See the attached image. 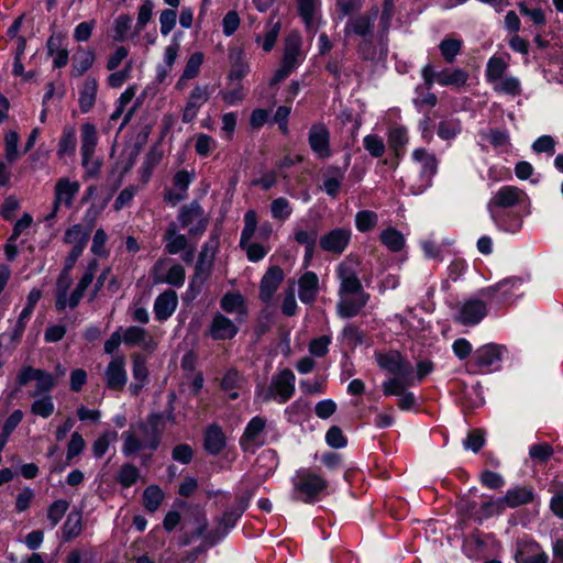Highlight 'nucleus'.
Returning a JSON list of instances; mask_svg holds the SVG:
<instances>
[{"label":"nucleus","instance_id":"4d7b16f0","mask_svg":"<svg viewBox=\"0 0 563 563\" xmlns=\"http://www.w3.org/2000/svg\"><path fill=\"white\" fill-rule=\"evenodd\" d=\"M76 144L77 140L75 130L73 128L65 129L58 143V155L65 156L68 154H74Z\"/></svg>","mask_w":563,"mask_h":563},{"label":"nucleus","instance_id":"cd10ccee","mask_svg":"<svg viewBox=\"0 0 563 563\" xmlns=\"http://www.w3.org/2000/svg\"><path fill=\"white\" fill-rule=\"evenodd\" d=\"M229 59L231 63V69L228 75L229 81L234 82L242 80L250 71L244 52L239 47L231 48L229 51Z\"/></svg>","mask_w":563,"mask_h":563},{"label":"nucleus","instance_id":"a211bd4d","mask_svg":"<svg viewBox=\"0 0 563 563\" xmlns=\"http://www.w3.org/2000/svg\"><path fill=\"white\" fill-rule=\"evenodd\" d=\"M239 331L238 325L228 317L218 312L213 316L208 328V334L213 340L224 341L233 339Z\"/></svg>","mask_w":563,"mask_h":563},{"label":"nucleus","instance_id":"774afa93","mask_svg":"<svg viewBox=\"0 0 563 563\" xmlns=\"http://www.w3.org/2000/svg\"><path fill=\"white\" fill-rule=\"evenodd\" d=\"M271 212L274 219L284 221L291 214V207L286 198L274 199L271 203Z\"/></svg>","mask_w":563,"mask_h":563},{"label":"nucleus","instance_id":"13d9d810","mask_svg":"<svg viewBox=\"0 0 563 563\" xmlns=\"http://www.w3.org/2000/svg\"><path fill=\"white\" fill-rule=\"evenodd\" d=\"M507 69L506 62L500 57H493L489 59L486 69V77L492 84L497 82L504 77Z\"/></svg>","mask_w":563,"mask_h":563},{"label":"nucleus","instance_id":"20e7f679","mask_svg":"<svg viewBox=\"0 0 563 563\" xmlns=\"http://www.w3.org/2000/svg\"><path fill=\"white\" fill-rule=\"evenodd\" d=\"M31 380H35V388L30 394L31 397L48 395L56 386L53 374L32 366H23L16 376V383L20 387L26 386Z\"/></svg>","mask_w":563,"mask_h":563},{"label":"nucleus","instance_id":"8fccbe9b","mask_svg":"<svg viewBox=\"0 0 563 563\" xmlns=\"http://www.w3.org/2000/svg\"><path fill=\"white\" fill-rule=\"evenodd\" d=\"M244 227L241 233L240 243L253 241L257 231V213L255 210H247L244 214Z\"/></svg>","mask_w":563,"mask_h":563},{"label":"nucleus","instance_id":"2f4dec72","mask_svg":"<svg viewBox=\"0 0 563 563\" xmlns=\"http://www.w3.org/2000/svg\"><path fill=\"white\" fill-rule=\"evenodd\" d=\"M319 290V279L313 272H307L299 278V298L305 303H312Z\"/></svg>","mask_w":563,"mask_h":563},{"label":"nucleus","instance_id":"37998d69","mask_svg":"<svg viewBox=\"0 0 563 563\" xmlns=\"http://www.w3.org/2000/svg\"><path fill=\"white\" fill-rule=\"evenodd\" d=\"M244 384L243 377L234 369L225 373L221 380V388L229 393L231 399L239 397V390L242 389Z\"/></svg>","mask_w":563,"mask_h":563},{"label":"nucleus","instance_id":"5701e85b","mask_svg":"<svg viewBox=\"0 0 563 563\" xmlns=\"http://www.w3.org/2000/svg\"><path fill=\"white\" fill-rule=\"evenodd\" d=\"M301 45L302 41L299 33H290L285 40L284 55L280 63L295 70L302 59Z\"/></svg>","mask_w":563,"mask_h":563},{"label":"nucleus","instance_id":"5fc2aeb1","mask_svg":"<svg viewBox=\"0 0 563 563\" xmlns=\"http://www.w3.org/2000/svg\"><path fill=\"white\" fill-rule=\"evenodd\" d=\"M164 498V494L158 486H148L143 493L144 507L154 512L158 509Z\"/></svg>","mask_w":563,"mask_h":563},{"label":"nucleus","instance_id":"69168bd1","mask_svg":"<svg viewBox=\"0 0 563 563\" xmlns=\"http://www.w3.org/2000/svg\"><path fill=\"white\" fill-rule=\"evenodd\" d=\"M505 509V505L501 499L498 500H487L482 504L479 509L476 511V516L478 519L489 518L495 515H499Z\"/></svg>","mask_w":563,"mask_h":563},{"label":"nucleus","instance_id":"09e8293b","mask_svg":"<svg viewBox=\"0 0 563 563\" xmlns=\"http://www.w3.org/2000/svg\"><path fill=\"white\" fill-rule=\"evenodd\" d=\"M412 384V377L407 379L396 376L383 383V393L386 396H399L406 391V388Z\"/></svg>","mask_w":563,"mask_h":563},{"label":"nucleus","instance_id":"b1692460","mask_svg":"<svg viewBox=\"0 0 563 563\" xmlns=\"http://www.w3.org/2000/svg\"><path fill=\"white\" fill-rule=\"evenodd\" d=\"M284 280V272L279 266H271L261 280L260 297L263 301H269L280 283Z\"/></svg>","mask_w":563,"mask_h":563},{"label":"nucleus","instance_id":"c03bdc74","mask_svg":"<svg viewBox=\"0 0 563 563\" xmlns=\"http://www.w3.org/2000/svg\"><path fill=\"white\" fill-rule=\"evenodd\" d=\"M34 401L31 405V413L43 419L51 417L55 410V405L51 395H41L33 397Z\"/></svg>","mask_w":563,"mask_h":563},{"label":"nucleus","instance_id":"0e129e2a","mask_svg":"<svg viewBox=\"0 0 563 563\" xmlns=\"http://www.w3.org/2000/svg\"><path fill=\"white\" fill-rule=\"evenodd\" d=\"M440 51L443 58L448 63H453L456 55L460 53L462 47V42L455 38H445L440 43Z\"/></svg>","mask_w":563,"mask_h":563},{"label":"nucleus","instance_id":"aec40b11","mask_svg":"<svg viewBox=\"0 0 563 563\" xmlns=\"http://www.w3.org/2000/svg\"><path fill=\"white\" fill-rule=\"evenodd\" d=\"M523 195L525 192L518 187L504 186L489 200L488 208L493 210L514 207L522 200Z\"/></svg>","mask_w":563,"mask_h":563},{"label":"nucleus","instance_id":"864d4df0","mask_svg":"<svg viewBox=\"0 0 563 563\" xmlns=\"http://www.w3.org/2000/svg\"><path fill=\"white\" fill-rule=\"evenodd\" d=\"M378 216L372 210L358 211L355 216V227L360 232H368L376 228Z\"/></svg>","mask_w":563,"mask_h":563},{"label":"nucleus","instance_id":"72a5a7b5","mask_svg":"<svg viewBox=\"0 0 563 563\" xmlns=\"http://www.w3.org/2000/svg\"><path fill=\"white\" fill-rule=\"evenodd\" d=\"M468 73L461 68H444L438 71L437 82L441 86L461 88L466 85Z\"/></svg>","mask_w":563,"mask_h":563},{"label":"nucleus","instance_id":"3c124183","mask_svg":"<svg viewBox=\"0 0 563 563\" xmlns=\"http://www.w3.org/2000/svg\"><path fill=\"white\" fill-rule=\"evenodd\" d=\"M19 141L20 136L16 131H9L4 135V157L8 164L14 163L20 157Z\"/></svg>","mask_w":563,"mask_h":563},{"label":"nucleus","instance_id":"c9c22d12","mask_svg":"<svg viewBox=\"0 0 563 563\" xmlns=\"http://www.w3.org/2000/svg\"><path fill=\"white\" fill-rule=\"evenodd\" d=\"M63 35H52L47 40V52L53 57V65L55 68L65 67L68 63V51L62 47Z\"/></svg>","mask_w":563,"mask_h":563},{"label":"nucleus","instance_id":"f8f14e48","mask_svg":"<svg viewBox=\"0 0 563 563\" xmlns=\"http://www.w3.org/2000/svg\"><path fill=\"white\" fill-rule=\"evenodd\" d=\"M295 391V375L285 368L275 375L268 388V393L279 402H286L291 398Z\"/></svg>","mask_w":563,"mask_h":563},{"label":"nucleus","instance_id":"de8ad7c7","mask_svg":"<svg viewBox=\"0 0 563 563\" xmlns=\"http://www.w3.org/2000/svg\"><path fill=\"white\" fill-rule=\"evenodd\" d=\"M408 143L407 130L402 126H395L388 132V145L399 157Z\"/></svg>","mask_w":563,"mask_h":563},{"label":"nucleus","instance_id":"9d476101","mask_svg":"<svg viewBox=\"0 0 563 563\" xmlns=\"http://www.w3.org/2000/svg\"><path fill=\"white\" fill-rule=\"evenodd\" d=\"M125 363L124 355H115L111 358L104 371V384L107 388L114 391L123 390L128 382Z\"/></svg>","mask_w":563,"mask_h":563},{"label":"nucleus","instance_id":"603ef678","mask_svg":"<svg viewBox=\"0 0 563 563\" xmlns=\"http://www.w3.org/2000/svg\"><path fill=\"white\" fill-rule=\"evenodd\" d=\"M192 140L195 142V152L202 157L208 156L217 147V141L206 133H198Z\"/></svg>","mask_w":563,"mask_h":563},{"label":"nucleus","instance_id":"2eb2a0df","mask_svg":"<svg viewBox=\"0 0 563 563\" xmlns=\"http://www.w3.org/2000/svg\"><path fill=\"white\" fill-rule=\"evenodd\" d=\"M308 142L310 148L320 158H327L330 156V131L323 123H314L310 128Z\"/></svg>","mask_w":563,"mask_h":563},{"label":"nucleus","instance_id":"423d86ee","mask_svg":"<svg viewBox=\"0 0 563 563\" xmlns=\"http://www.w3.org/2000/svg\"><path fill=\"white\" fill-rule=\"evenodd\" d=\"M327 486L328 483L323 477L310 471H302L297 475L295 490L301 495L300 498L305 503H311Z\"/></svg>","mask_w":563,"mask_h":563},{"label":"nucleus","instance_id":"412c9836","mask_svg":"<svg viewBox=\"0 0 563 563\" xmlns=\"http://www.w3.org/2000/svg\"><path fill=\"white\" fill-rule=\"evenodd\" d=\"M179 220L183 228H189L197 224L195 228H190V232L200 233L207 227V220L203 217L202 208L197 203L192 202L181 209Z\"/></svg>","mask_w":563,"mask_h":563},{"label":"nucleus","instance_id":"4c0bfd02","mask_svg":"<svg viewBox=\"0 0 563 563\" xmlns=\"http://www.w3.org/2000/svg\"><path fill=\"white\" fill-rule=\"evenodd\" d=\"M165 251L170 254H178L188 247V240L184 234H178L175 224L168 225L164 234Z\"/></svg>","mask_w":563,"mask_h":563},{"label":"nucleus","instance_id":"79ce46f5","mask_svg":"<svg viewBox=\"0 0 563 563\" xmlns=\"http://www.w3.org/2000/svg\"><path fill=\"white\" fill-rule=\"evenodd\" d=\"M98 82L95 78H87L82 85L79 106L82 112H88L96 102Z\"/></svg>","mask_w":563,"mask_h":563},{"label":"nucleus","instance_id":"7c9ffc66","mask_svg":"<svg viewBox=\"0 0 563 563\" xmlns=\"http://www.w3.org/2000/svg\"><path fill=\"white\" fill-rule=\"evenodd\" d=\"M96 60V54L92 48L78 47L73 56L71 76L80 77L90 69Z\"/></svg>","mask_w":563,"mask_h":563},{"label":"nucleus","instance_id":"bf43d9fd","mask_svg":"<svg viewBox=\"0 0 563 563\" xmlns=\"http://www.w3.org/2000/svg\"><path fill=\"white\" fill-rule=\"evenodd\" d=\"M139 477L140 472L134 465L123 464L119 470L117 481L122 487L128 488L134 485Z\"/></svg>","mask_w":563,"mask_h":563},{"label":"nucleus","instance_id":"0eeeda50","mask_svg":"<svg viewBox=\"0 0 563 563\" xmlns=\"http://www.w3.org/2000/svg\"><path fill=\"white\" fill-rule=\"evenodd\" d=\"M186 527L187 532L184 536L183 544H189L195 539L205 536V544L213 545L220 538L219 534L213 532L205 534L208 527V520L205 512L201 510H195L191 512L190 518L186 521Z\"/></svg>","mask_w":563,"mask_h":563},{"label":"nucleus","instance_id":"4be33fe9","mask_svg":"<svg viewBox=\"0 0 563 563\" xmlns=\"http://www.w3.org/2000/svg\"><path fill=\"white\" fill-rule=\"evenodd\" d=\"M548 554L536 541H523L518 543L516 553L517 563H548Z\"/></svg>","mask_w":563,"mask_h":563},{"label":"nucleus","instance_id":"1a4fd4ad","mask_svg":"<svg viewBox=\"0 0 563 563\" xmlns=\"http://www.w3.org/2000/svg\"><path fill=\"white\" fill-rule=\"evenodd\" d=\"M357 262L346 257L338 267L339 295L365 292L356 273Z\"/></svg>","mask_w":563,"mask_h":563},{"label":"nucleus","instance_id":"f03ea898","mask_svg":"<svg viewBox=\"0 0 563 563\" xmlns=\"http://www.w3.org/2000/svg\"><path fill=\"white\" fill-rule=\"evenodd\" d=\"M97 268V261H91L87 267L86 273L82 275V277L78 282L76 288L74 289L69 297L67 296V292L73 282L70 274H68L67 272L60 273L56 283L55 307L58 311L65 310L66 307L74 309L78 306L87 288L91 285Z\"/></svg>","mask_w":563,"mask_h":563},{"label":"nucleus","instance_id":"f257e3e1","mask_svg":"<svg viewBox=\"0 0 563 563\" xmlns=\"http://www.w3.org/2000/svg\"><path fill=\"white\" fill-rule=\"evenodd\" d=\"M161 420L159 415L153 413L148 416L146 423L131 426L122 434V452L125 455H131L143 450H156L161 442V431L158 430Z\"/></svg>","mask_w":563,"mask_h":563},{"label":"nucleus","instance_id":"338daca9","mask_svg":"<svg viewBox=\"0 0 563 563\" xmlns=\"http://www.w3.org/2000/svg\"><path fill=\"white\" fill-rule=\"evenodd\" d=\"M343 177V172L339 168H334L332 175L324 179L323 189L329 196L333 198L338 196Z\"/></svg>","mask_w":563,"mask_h":563},{"label":"nucleus","instance_id":"7ed1b4c3","mask_svg":"<svg viewBox=\"0 0 563 563\" xmlns=\"http://www.w3.org/2000/svg\"><path fill=\"white\" fill-rule=\"evenodd\" d=\"M154 284H168L181 287L185 283L186 271L183 265L174 263L169 257H159L151 268Z\"/></svg>","mask_w":563,"mask_h":563},{"label":"nucleus","instance_id":"a878e982","mask_svg":"<svg viewBox=\"0 0 563 563\" xmlns=\"http://www.w3.org/2000/svg\"><path fill=\"white\" fill-rule=\"evenodd\" d=\"M265 426L266 420L261 417H254L247 423L240 441L244 451H253L256 446L263 443L260 441V437L263 433Z\"/></svg>","mask_w":563,"mask_h":563},{"label":"nucleus","instance_id":"9b49d317","mask_svg":"<svg viewBox=\"0 0 563 563\" xmlns=\"http://www.w3.org/2000/svg\"><path fill=\"white\" fill-rule=\"evenodd\" d=\"M209 98V87L207 85H196L187 97L186 104L181 111V121L184 123L192 122L197 118L200 108L208 102Z\"/></svg>","mask_w":563,"mask_h":563},{"label":"nucleus","instance_id":"c85d7f7f","mask_svg":"<svg viewBox=\"0 0 563 563\" xmlns=\"http://www.w3.org/2000/svg\"><path fill=\"white\" fill-rule=\"evenodd\" d=\"M97 143L98 135L96 126L90 123H85L81 126V154L84 166H87L89 161L93 157Z\"/></svg>","mask_w":563,"mask_h":563},{"label":"nucleus","instance_id":"f3484780","mask_svg":"<svg viewBox=\"0 0 563 563\" xmlns=\"http://www.w3.org/2000/svg\"><path fill=\"white\" fill-rule=\"evenodd\" d=\"M487 314V307L483 300L470 299L462 303L456 320L464 325L478 323Z\"/></svg>","mask_w":563,"mask_h":563},{"label":"nucleus","instance_id":"ea45409f","mask_svg":"<svg viewBox=\"0 0 563 563\" xmlns=\"http://www.w3.org/2000/svg\"><path fill=\"white\" fill-rule=\"evenodd\" d=\"M533 493L527 487H516L507 492L503 498L504 505L510 508L519 507L531 503Z\"/></svg>","mask_w":563,"mask_h":563},{"label":"nucleus","instance_id":"58836bf2","mask_svg":"<svg viewBox=\"0 0 563 563\" xmlns=\"http://www.w3.org/2000/svg\"><path fill=\"white\" fill-rule=\"evenodd\" d=\"M380 242L394 253L400 252L406 244L404 234L393 227H388L380 232Z\"/></svg>","mask_w":563,"mask_h":563},{"label":"nucleus","instance_id":"680f3d73","mask_svg":"<svg viewBox=\"0 0 563 563\" xmlns=\"http://www.w3.org/2000/svg\"><path fill=\"white\" fill-rule=\"evenodd\" d=\"M295 240L306 246V257L310 258L313 254L316 242H317V231L310 230H298L295 232Z\"/></svg>","mask_w":563,"mask_h":563},{"label":"nucleus","instance_id":"bb28decb","mask_svg":"<svg viewBox=\"0 0 563 563\" xmlns=\"http://www.w3.org/2000/svg\"><path fill=\"white\" fill-rule=\"evenodd\" d=\"M133 363V382L129 386V390L133 396H137L148 380V369L146 366L145 358L139 354L133 353L131 355Z\"/></svg>","mask_w":563,"mask_h":563},{"label":"nucleus","instance_id":"6e6d98bb","mask_svg":"<svg viewBox=\"0 0 563 563\" xmlns=\"http://www.w3.org/2000/svg\"><path fill=\"white\" fill-rule=\"evenodd\" d=\"M221 308L228 312H241L244 310V298L239 292H227L220 301Z\"/></svg>","mask_w":563,"mask_h":563},{"label":"nucleus","instance_id":"052dcab7","mask_svg":"<svg viewBox=\"0 0 563 563\" xmlns=\"http://www.w3.org/2000/svg\"><path fill=\"white\" fill-rule=\"evenodd\" d=\"M118 439L115 431H106L92 444V452L96 457H101L108 451L110 443Z\"/></svg>","mask_w":563,"mask_h":563},{"label":"nucleus","instance_id":"dca6fc26","mask_svg":"<svg viewBox=\"0 0 563 563\" xmlns=\"http://www.w3.org/2000/svg\"><path fill=\"white\" fill-rule=\"evenodd\" d=\"M378 365L389 373L407 379L412 375L410 363L406 362L398 352L379 354L377 356Z\"/></svg>","mask_w":563,"mask_h":563},{"label":"nucleus","instance_id":"c756f323","mask_svg":"<svg viewBox=\"0 0 563 563\" xmlns=\"http://www.w3.org/2000/svg\"><path fill=\"white\" fill-rule=\"evenodd\" d=\"M503 346L489 343L478 347L474 353V364L478 367H488L500 361Z\"/></svg>","mask_w":563,"mask_h":563},{"label":"nucleus","instance_id":"4468645a","mask_svg":"<svg viewBox=\"0 0 563 563\" xmlns=\"http://www.w3.org/2000/svg\"><path fill=\"white\" fill-rule=\"evenodd\" d=\"M352 232L350 229L336 228L320 239V247L329 253L340 255L347 247Z\"/></svg>","mask_w":563,"mask_h":563},{"label":"nucleus","instance_id":"e433bc0d","mask_svg":"<svg viewBox=\"0 0 563 563\" xmlns=\"http://www.w3.org/2000/svg\"><path fill=\"white\" fill-rule=\"evenodd\" d=\"M213 255L209 254L207 246L202 247L198 261L196 263L195 274L192 276V284H203L212 269Z\"/></svg>","mask_w":563,"mask_h":563},{"label":"nucleus","instance_id":"e2e57ef3","mask_svg":"<svg viewBox=\"0 0 563 563\" xmlns=\"http://www.w3.org/2000/svg\"><path fill=\"white\" fill-rule=\"evenodd\" d=\"M240 247L245 251L247 258L251 262H257L268 253V247L264 243H256L253 241L240 243Z\"/></svg>","mask_w":563,"mask_h":563},{"label":"nucleus","instance_id":"49530a36","mask_svg":"<svg viewBox=\"0 0 563 563\" xmlns=\"http://www.w3.org/2000/svg\"><path fill=\"white\" fill-rule=\"evenodd\" d=\"M82 531V516L79 511H71L64 523L63 537L66 541L77 538Z\"/></svg>","mask_w":563,"mask_h":563},{"label":"nucleus","instance_id":"473e14b6","mask_svg":"<svg viewBox=\"0 0 563 563\" xmlns=\"http://www.w3.org/2000/svg\"><path fill=\"white\" fill-rule=\"evenodd\" d=\"M298 11L307 29L316 32L319 19L317 15L320 0H297Z\"/></svg>","mask_w":563,"mask_h":563},{"label":"nucleus","instance_id":"a18cd8bd","mask_svg":"<svg viewBox=\"0 0 563 563\" xmlns=\"http://www.w3.org/2000/svg\"><path fill=\"white\" fill-rule=\"evenodd\" d=\"M225 444V438L223 432L219 427L211 426L207 432L205 438V446L208 452L211 454H218Z\"/></svg>","mask_w":563,"mask_h":563},{"label":"nucleus","instance_id":"6ab92c4d","mask_svg":"<svg viewBox=\"0 0 563 563\" xmlns=\"http://www.w3.org/2000/svg\"><path fill=\"white\" fill-rule=\"evenodd\" d=\"M339 297L338 313L343 318H353L357 316L368 300V295L366 292L345 294L339 295Z\"/></svg>","mask_w":563,"mask_h":563},{"label":"nucleus","instance_id":"a19ab883","mask_svg":"<svg viewBox=\"0 0 563 563\" xmlns=\"http://www.w3.org/2000/svg\"><path fill=\"white\" fill-rule=\"evenodd\" d=\"M377 14L378 10L374 9L367 14L357 16L349 23L346 31H352L354 34L360 36L368 34L373 27V22Z\"/></svg>","mask_w":563,"mask_h":563},{"label":"nucleus","instance_id":"39448f33","mask_svg":"<svg viewBox=\"0 0 563 563\" xmlns=\"http://www.w3.org/2000/svg\"><path fill=\"white\" fill-rule=\"evenodd\" d=\"M79 190V181L70 180L68 177L57 179L54 186L52 212L46 217V220L54 219L62 206L70 208Z\"/></svg>","mask_w":563,"mask_h":563},{"label":"nucleus","instance_id":"393cba45","mask_svg":"<svg viewBox=\"0 0 563 563\" xmlns=\"http://www.w3.org/2000/svg\"><path fill=\"white\" fill-rule=\"evenodd\" d=\"M178 306V297L175 290L167 289L154 301V313L158 321L167 320Z\"/></svg>","mask_w":563,"mask_h":563},{"label":"nucleus","instance_id":"f704fd0d","mask_svg":"<svg viewBox=\"0 0 563 563\" xmlns=\"http://www.w3.org/2000/svg\"><path fill=\"white\" fill-rule=\"evenodd\" d=\"M415 161L419 162L422 167V176L428 178V183L431 184L432 177L438 172V158L433 153H430L426 148H417L412 153Z\"/></svg>","mask_w":563,"mask_h":563},{"label":"nucleus","instance_id":"ddd939ff","mask_svg":"<svg viewBox=\"0 0 563 563\" xmlns=\"http://www.w3.org/2000/svg\"><path fill=\"white\" fill-rule=\"evenodd\" d=\"M123 343L129 346H139L147 353L157 347L156 339L144 328L137 325L128 327L123 332Z\"/></svg>","mask_w":563,"mask_h":563},{"label":"nucleus","instance_id":"6e6552de","mask_svg":"<svg viewBox=\"0 0 563 563\" xmlns=\"http://www.w3.org/2000/svg\"><path fill=\"white\" fill-rule=\"evenodd\" d=\"M102 208L92 207L87 211L86 219L89 218V229L86 230L81 224H74L65 231L64 242L71 245V250L84 252L90 235V230Z\"/></svg>","mask_w":563,"mask_h":563}]
</instances>
